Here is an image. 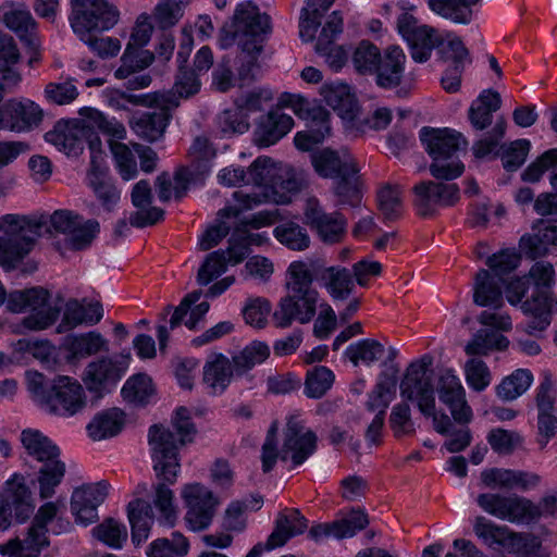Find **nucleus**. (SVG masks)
<instances>
[{
    "label": "nucleus",
    "instance_id": "f3484780",
    "mask_svg": "<svg viewBox=\"0 0 557 557\" xmlns=\"http://www.w3.org/2000/svg\"><path fill=\"white\" fill-rule=\"evenodd\" d=\"M399 34L408 42L411 58L419 63L428 61L435 47L443 42L438 32L428 25H419L408 13H403L397 21Z\"/></svg>",
    "mask_w": 557,
    "mask_h": 557
},
{
    "label": "nucleus",
    "instance_id": "4c0bfd02",
    "mask_svg": "<svg viewBox=\"0 0 557 557\" xmlns=\"http://www.w3.org/2000/svg\"><path fill=\"white\" fill-rule=\"evenodd\" d=\"M480 0H426L429 9L436 15L456 24L468 25L473 21Z\"/></svg>",
    "mask_w": 557,
    "mask_h": 557
},
{
    "label": "nucleus",
    "instance_id": "a19ab883",
    "mask_svg": "<svg viewBox=\"0 0 557 557\" xmlns=\"http://www.w3.org/2000/svg\"><path fill=\"white\" fill-rule=\"evenodd\" d=\"M125 423L123 411L111 408L97 413L87 425L89 437L101 441L117 435Z\"/></svg>",
    "mask_w": 557,
    "mask_h": 557
},
{
    "label": "nucleus",
    "instance_id": "f704fd0d",
    "mask_svg": "<svg viewBox=\"0 0 557 557\" xmlns=\"http://www.w3.org/2000/svg\"><path fill=\"white\" fill-rule=\"evenodd\" d=\"M59 511L57 503L48 502L39 507L26 536L22 540L26 543V550L36 553L49 545L47 524L52 521Z\"/></svg>",
    "mask_w": 557,
    "mask_h": 557
},
{
    "label": "nucleus",
    "instance_id": "13d9d810",
    "mask_svg": "<svg viewBox=\"0 0 557 557\" xmlns=\"http://www.w3.org/2000/svg\"><path fill=\"white\" fill-rule=\"evenodd\" d=\"M335 375L324 366H315L308 370L305 381V395L309 398H321L332 387Z\"/></svg>",
    "mask_w": 557,
    "mask_h": 557
},
{
    "label": "nucleus",
    "instance_id": "69168bd1",
    "mask_svg": "<svg viewBox=\"0 0 557 557\" xmlns=\"http://www.w3.org/2000/svg\"><path fill=\"white\" fill-rule=\"evenodd\" d=\"M110 150L113 154L115 166L124 181H131L136 177L137 162L132 149L121 141H110Z\"/></svg>",
    "mask_w": 557,
    "mask_h": 557
},
{
    "label": "nucleus",
    "instance_id": "a18cd8bd",
    "mask_svg": "<svg viewBox=\"0 0 557 557\" xmlns=\"http://www.w3.org/2000/svg\"><path fill=\"white\" fill-rule=\"evenodd\" d=\"M520 246L532 259L546 255L549 246H557V221L542 222L536 233L522 236Z\"/></svg>",
    "mask_w": 557,
    "mask_h": 557
},
{
    "label": "nucleus",
    "instance_id": "4d7b16f0",
    "mask_svg": "<svg viewBox=\"0 0 557 557\" xmlns=\"http://www.w3.org/2000/svg\"><path fill=\"white\" fill-rule=\"evenodd\" d=\"M384 346L375 339H362L347 347L345 355L355 364L360 362L370 366L384 355Z\"/></svg>",
    "mask_w": 557,
    "mask_h": 557
},
{
    "label": "nucleus",
    "instance_id": "052dcab7",
    "mask_svg": "<svg viewBox=\"0 0 557 557\" xmlns=\"http://www.w3.org/2000/svg\"><path fill=\"white\" fill-rule=\"evenodd\" d=\"M188 0H164L158 3L152 16L161 29H168L176 25L183 17Z\"/></svg>",
    "mask_w": 557,
    "mask_h": 557
},
{
    "label": "nucleus",
    "instance_id": "0eeeda50",
    "mask_svg": "<svg viewBox=\"0 0 557 557\" xmlns=\"http://www.w3.org/2000/svg\"><path fill=\"white\" fill-rule=\"evenodd\" d=\"M276 169L272 160L268 157L257 158L246 172L247 184L263 186L271 188L272 196L268 194H245L242 190L234 191L233 197L237 202L236 206H227L219 211L221 218H236L240 212L251 210L263 202L273 200L277 203H286L290 201V197L285 194L278 195L275 181Z\"/></svg>",
    "mask_w": 557,
    "mask_h": 557
},
{
    "label": "nucleus",
    "instance_id": "37998d69",
    "mask_svg": "<svg viewBox=\"0 0 557 557\" xmlns=\"http://www.w3.org/2000/svg\"><path fill=\"white\" fill-rule=\"evenodd\" d=\"M128 520L132 527V541L139 545L148 536L153 523V510L149 503L135 499L127 506Z\"/></svg>",
    "mask_w": 557,
    "mask_h": 557
},
{
    "label": "nucleus",
    "instance_id": "8fccbe9b",
    "mask_svg": "<svg viewBox=\"0 0 557 557\" xmlns=\"http://www.w3.org/2000/svg\"><path fill=\"white\" fill-rule=\"evenodd\" d=\"M269 356L270 348L265 343L252 342L232 357L236 375L245 374L257 364L265 361Z\"/></svg>",
    "mask_w": 557,
    "mask_h": 557
},
{
    "label": "nucleus",
    "instance_id": "ddd939ff",
    "mask_svg": "<svg viewBox=\"0 0 557 557\" xmlns=\"http://www.w3.org/2000/svg\"><path fill=\"white\" fill-rule=\"evenodd\" d=\"M148 98V104L154 106L156 110L134 116L131 126L139 137L156 141L163 136L171 119V111L180 106V101L171 94H153Z\"/></svg>",
    "mask_w": 557,
    "mask_h": 557
},
{
    "label": "nucleus",
    "instance_id": "2f4dec72",
    "mask_svg": "<svg viewBox=\"0 0 557 557\" xmlns=\"http://www.w3.org/2000/svg\"><path fill=\"white\" fill-rule=\"evenodd\" d=\"M132 202L138 208L129 216V224L132 226L146 227L163 219V210L157 207L146 208L151 202V188L147 181L141 180L135 184L132 190Z\"/></svg>",
    "mask_w": 557,
    "mask_h": 557
},
{
    "label": "nucleus",
    "instance_id": "b1692460",
    "mask_svg": "<svg viewBox=\"0 0 557 557\" xmlns=\"http://www.w3.org/2000/svg\"><path fill=\"white\" fill-rule=\"evenodd\" d=\"M437 393L440 400L448 407L457 423L468 424L472 420L473 413L467 403L466 391L454 371L445 370L441 373Z\"/></svg>",
    "mask_w": 557,
    "mask_h": 557
},
{
    "label": "nucleus",
    "instance_id": "5701e85b",
    "mask_svg": "<svg viewBox=\"0 0 557 557\" xmlns=\"http://www.w3.org/2000/svg\"><path fill=\"white\" fill-rule=\"evenodd\" d=\"M41 120V109L30 100L10 99L0 106V131L27 132L38 126Z\"/></svg>",
    "mask_w": 557,
    "mask_h": 557
},
{
    "label": "nucleus",
    "instance_id": "2eb2a0df",
    "mask_svg": "<svg viewBox=\"0 0 557 557\" xmlns=\"http://www.w3.org/2000/svg\"><path fill=\"white\" fill-rule=\"evenodd\" d=\"M87 404L82 384L70 376L57 377L45 398V407L60 417H72L81 412Z\"/></svg>",
    "mask_w": 557,
    "mask_h": 557
},
{
    "label": "nucleus",
    "instance_id": "864d4df0",
    "mask_svg": "<svg viewBox=\"0 0 557 557\" xmlns=\"http://www.w3.org/2000/svg\"><path fill=\"white\" fill-rule=\"evenodd\" d=\"M548 170L553 171L550 184L557 190V148L545 151L523 171L521 177L524 182L536 183Z\"/></svg>",
    "mask_w": 557,
    "mask_h": 557
},
{
    "label": "nucleus",
    "instance_id": "c85d7f7f",
    "mask_svg": "<svg viewBox=\"0 0 557 557\" xmlns=\"http://www.w3.org/2000/svg\"><path fill=\"white\" fill-rule=\"evenodd\" d=\"M369 524L368 516L361 510H352L345 518L332 523H320L309 530V536L315 542L329 537L345 539L354 536Z\"/></svg>",
    "mask_w": 557,
    "mask_h": 557
},
{
    "label": "nucleus",
    "instance_id": "5fc2aeb1",
    "mask_svg": "<svg viewBox=\"0 0 557 557\" xmlns=\"http://www.w3.org/2000/svg\"><path fill=\"white\" fill-rule=\"evenodd\" d=\"M65 463L61 460L42 465L38 472V490L42 499L50 498L55 493L65 474Z\"/></svg>",
    "mask_w": 557,
    "mask_h": 557
},
{
    "label": "nucleus",
    "instance_id": "cd10ccee",
    "mask_svg": "<svg viewBox=\"0 0 557 557\" xmlns=\"http://www.w3.org/2000/svg\"><path fill=\"white\" fill-rule=\"evenodd\" d=\"M235 368L227 356L222 352H211L207 356L202 367V384L208 394L222 395L230 386Z\"/></svg>",
    "mask_w": 557,
    "mask_h": 557
},
{
    "label": "nucleus",
    "instance_id": "ea45409f",
    "mask_svg": "<svg viewBox=\"0 0 557 557\" xmlns=\"http://www.w3.org/2000/svg\"><path fill=\"white\" fill-rule=\"evenodd\" d=\"M473 299L478 306L499 308L503 305L502 280L487 270L479 271Z\"/></svg>",
    "mask_w": 557,
    "mask_h": 557
},
{
    "label": "nucleus",
    "instance_id": "c03bdc74",
    "mask_svg": "<svg viewBox=\"0 0 557 557\" xmlns=\"http://www.w3.org/2000/svg\"><path fill=\"white\" fill-rule=\"evenodd\" d=\"M502 106L500 95L492 89L483 90L469 109V120L476 129H485L492 123V114Z\"/></svg>",
    "mask_w": 557,
    "mask_h": 557
},
{
    "label": "nucleus",
    "instance_id": "dca6fc26",
    "mask_svg": "<svg viewBox=\"0 0 557 557\" xmlns=\"http://www.w3.org/2000/svg\"><path fill=\"white\" fill-rule=\"evenodd\" d=\"M33 511L32 493L26 486L25 478L14 474L7 481L5 491L0 498V531L10 527L13 515L18 522H24Z\"/></svg>",
    "mask_w": 557,
    "mask_h": 557
},
{
    "label": "nucleus",
    "instance_id": "0e129e2a",
    "mask_svg": "<svg viewBox=\"0 0 557 557\" xmlns=\"http://www.w3.org/2000/svg\"><path fill=\"white\" fill-rule=\"evenodd\" d=\"M188 541L181 533H173L172 540L158 539L153 541L148 550V557H182L187 554Z\"/></svg>",
    "mask_w": 557,
    "mask_h": 557
},
{
    "label": "nucleus",
    "instance_id": "20e7f679",
    "mask_svg": "<svg viewBox=\"0 0 557 557\" xmlns=\"http://www.w3.org/2000/svg\"><path fill=\"white\" fill-rule=\"evenodd\" d=\"M311 163L319 176L336 181L334 193L339 203L350 206L360 203L359 166L347 149L317 150L311 154Z\"/></svg>",
    "mask_w": 557,
    "mask_h": 557
},
{
    "label": "nucleus",
    "instance_id": "338daca9",
    "mask_svg": "<svg viewBox=\"0 0 557 557\" xmlns=\"http://www.w3.org/2000/svg\"><path fill=\"white\" fill-rule=\"evenodd\" d=\"M382 53L380 49L370 41L363 40L355 49L352 63L360 74H374Z\"/></svg>",
    "mask_w": 557,
    "mask_h": 557
},
{
    "label": "nucleus",
    "instance_id": "393cba45",
    "mask_svg": "<svg viewBox=\"0 0 557 557\" xmlns=\"http://www.w3.org/2000/svg\"><path fill=\"white\" fill-rule=\"evenodd\" d=\"M307 519L294 508L282 510L275 521V529L265 544L255 545L246 557H260L264 549L283 546L290 537L301 534L307 529Z\"/></svg>",
    "mask_w": 557,
    "mask_h": 557
},
{
    "label": "nucleus",
    "instance_id": "e433bc0d",
    "mask_svg": "<svg viewBox=\"0 0 557 557\" xmlns=\"http://www.w3.org/2000/svg\"><path fill=\"white\" fill-rule=\"evenodd\" d=\"M21 442L26 453L42 465L60 460L59 447L38 430H24Z\"/></svg>",
    "mask_w": 557,
    "mask_h": 557
},
{
    "label": "nucleus",
    "instance_id": "3c124183",
    "mask_svg": "<svg viewBox=\"0 0 557 557\" xmlns=\"http://www.w3.org/2000/svg\"><path fill=\"white\" fill-rule=\"evenodd\" d=\"M2 20L4 24L16 33L22 41L33 44L37 36V25L28 10L11 9L3 12Z\"/></svg>",
    "mask_w": 557,
    "mask_h": 557
},
{
    "label": "nucleus",
    "instance_id": "4468645a",
    "mask_svg": "<svg viewBox=\"0 0 557 557\" xmlns=\"http://www.w3.org/2000/svg\"><path fill=\"white\" fill-rule=\"evenodd\" d=\"M319 293H295L287 290L272 314L274 326L287 329L294 322L308 324L317 314L319 305Z\"/></svg>",
    "mask_w": 557,
    "mask_h": 557
},
{
    "label": "nucleus",
    "instance_id": "49530a36",
    "mask_svg": "<svg viewBox=\"0 0 557 557\" xmlns=\"http://www.w3.org/2000/svg\"><path fill=\"white\" fill-rule=\"evenodd\" d=\"M321 95L324 101L337 114L347 121H352L357 112V101L354 95L350 94L347 85H330L322 88Z\"/></svg>",
    "mask_w": 557,
    "mask_h": 557
},
{
    "label": "nucleus",
    "instance_id": "473e14b6",
    "mask_svg": "<svg viewBox=\"0 0 557 557\" xmlns=\"http://www.w3.org/2000/svg\"><path fill=\"white\" fill-rule=\"evenodd\" d=\"M103 317V309L100 302H79L70 300L66 302L63 319L58 326V332H67L81 324H97Z\"/></svg>",
    "mask_w": 557,
    "mask_h": 557
},
{
    "label": "nucleus",
    "instance_id": "680f3d73",
    "mask_svg": "<svg viewBox=\"0 0 557 557\" xmlns=\"http://www.w3.org/2000/svg\"><path fill=\"white\" fill-rule=\"evenodd\" d=\"M263 42L258 49H244L236 57L237 81L240 86L248 85L256 79L259 73L258 58L262 51Z\"/></svg>",
    "mask_w": 557,
    "mask_h": 557
},
{
    "label": "nucleus",
    "instance_id": "a211bd4d",
    "mask_svg": "<svg viewBox=\"0 0 557 557\" xmlns=\"http://www.w3.org/2000/svg\"><path fill=\"white\" fill-rule=\"evenodd\" d=\"M187 511L185 521L193 531L207 529L215 515L218 500L213 493L199 483L188 484L182 491Z\"/></svg>",
    "mask_w": 557,
    "mask_h": 557
},
{
    "label": "nucleus",
    "instance_id": "774afa93",
    "mask_svg": "<svg viewBox=\"0 0 557 557\" xmlns=\"http://www.w3.org/2000/svg\"><path fill=\"white\" fill-rule=\"evenodd\" d=\"M509 554L518 557H548L549 553L542 545L539 536L532 533L516 532Z\"/></svg>",
    "mask_w": 557,
    "mask_h": 557
},
{
    "label": "nucleus",
    "instance_id": "bf43d9fd",
    "mask_svg": "<svg viewBox=\"0 0 557 557\" xmlns=\"http://www.w3.org/2000/svg\"><path fill=\"white\" fill-rule=\"evenodd\" d=\"M275 238L287 248L305 250L310 245V237L305 228L295 222H286L274 228Z\"/></svg>",
    "mask_w": 557,
    "mask_h": 557
},
{
    "label": "nucleus",
    "instance_id": "09e8293b",
    "mask_svg": "<svg viewBox=\"0 0 557 557\" xmlns=\"http://www.w3.org/2000/svg\"><path fill=\"white\" fill-rule=\"evenodd\" d=\"M532 382L533 375L530 370L517 369L496 386V395L505 401L515 400L529 389Z\"/></svg>",
    "mask_w": 557,
    "mask_h": 557
},
{
    "label": "nucleus",
    "instance_id": "6e6552de",
    "mask_svg": "<svg viewBox=\"0 0 557 557\" xmlns=\"http://www.w3.org/2000/svg\"><path fill=\"white\" fill-rule=\"evenodd\" d=\"M400 395L407 400L416 401L421 413L432 418L437 433L448 435L451 432L450 418L446 413H436L434 388L426 363L413 362L408 367L400 382Z\"/></svg>",
    "mask_w": 557,
    "mask_h": 557
},
{
    "label": "nucleus",
    "instance_id": "f257e3e1",
    "mask_svg": "<svg viewBox=\"0 0 557 557\" xmlns=\"http://www.w3.org/2000/svg\"><path fill=\"white\" fill-rule=\"evenodd\" d=\"M0 264L15 268L34 249L42 234H63L69 248L88 247L99 232V223L85 221L69 210H57L51 215L5 214L0 218Z\"/></svg>",
    "mask_w": 557,
    "mask_h": 557
},
{
    "label": "nucleus",
    "instance_id": "a878e982",
    "mask_svg": "<svg viewBox=\"0 0 557 557\" xmlns=\"http://www.w3.org/2000/svg\"><path fill=\"white\" fill-rule=\"evenodd\" d=\"M126 369L125 362L102 357L87 364L83 380L90 392H110L124 376Z\"/></svg>",
    "mask_w": 557,
    "mask_h": 557
},
{
    "label": "nucleus",
    "instance_id": "39448f33",
    "mask_svg": "<svg viewBox=\"0 0 557 557\" xmlns=\"http://www.w3.org/2000/svg\"><path fill=\"white\" fill-rule=\"evenodd\" d=\"M422 146L432 158L430 173L437 180L451 181L465 171L458 153L467 141L460 133L448 128L422 127L419 133Z\"/></svg>",
    "mask_w": 557,
    "mask_h": 557
},
{
    "label": "nucleus",
    "instance_id": "72a5a7b5",
    "mask_svg": "<svg viewBox=\"0 0 557 557\" xmlns=\"http://www.w3.org/2000/svg\"><path fill=\"white\" fill-rule=\"evenodd\" d=\"M89 131L78 123L59 122L53 129L46 133L45 138L66 154H77L83 150V141Z\"/></svg>",
    "mask_w": 557,
    "mask_h": 557
},
{
    "label": "nucleus",
    "instance_id": "de8ad7c7",
    "mask_svg": "<svg viewBox=\"0 0 557 557\" xmlns=\"http://www.w3.org/2000/svg\"><path fill=\"white\" fill-rule=\"evenodd\" d=\"M320 280L334 299H346L354 288V280L348 269L329 267L320 273Z\"/></svg>",
    "mask_w": 557,
    "mask_h": 557
},
{
    "label": "nucleus",
    "instance_id": "7ed1b4c3",
    "mask_svg": "<svg viewBox=\"0 0 557 557\" xmlns=\"http://www.w3.org/2000/svg\"><path fill=\"white\" fill-rule=\"evenodd\" d=\"M172 424L180 435V441L174 434L162 425H152L148 433V444L153 461V470L159 480L169 484L176 482L181 469L178 460V448L193 441L196 434L188 409L181 407L176 409Z\"/></svg>",
    "mask_w": 557,
    "mask_h": 557
},
{
    "label": "nucleus",
    "instance_id": "58836bf2",
    "mask_svg": "<svg viewBox=\"0 0 557 557\" xmlns=\"http://www.w3.org/2000/svg\"><path fill=\"white\" fill-rule=\"evenodd\" d=\"M474 534L488 547H503L510 550L516 532L507 525H499L483 516L476 517L473 525Z\"/></svg>",
    "mask_w": 557,
    "mask_h": 557
},
{
    "label": "nucleus",
    "instance_id": "1a4fd4ad",
    "mask_svg": "<svg viewBox=\"0 0 557 557\" xmlns=\"http://www.w3.org/2000/svg\"><path fill=\"white\" fill-rule=\"evenodd\" d=\"M527 277L531 278L537 288L531 299L521 305L522 311L529 317L525 332L532 335L544 331L550 324L552 309L557 305V299L546 288L555 283V270L549 262H536Z\"/></svg>",
    "mask_w": 557,
    "mask_h": 557
},
{
    "label": "nucleus",
    "instance_id": "6e6d98bb",
    "mask_svg": "<svg viewBox=\"0 0 557 557\" xmlns=\"http://www.w3.org/2000/svg\"><path fill=\"white\" fill-rule=\"evenodd\" d=\"M152 380L146 374H137L129 377L123 388V398L134 405H146L153 396Z\"/></svg>",
    "mask_w": 557,
    "mask_h": 557
},
{
    "label": "nucleus",
    "instance_id": "4be33fe9",
    "mask_svg": "<svg viewBox=\"0 0 557 557\" xmlns=\"http://www.w3.org/2000/svg\"><path fill=\"white\" fill-rule=\"evenodd\" d=\"M413 203L422 216L433 214L437 207L454 206L459 200V188L455 183L422 182L414 186Z\"/></svg>",
    "mask_w": 557,
    "mask_h": 557
},
{
    "label": "nucleus",
    "instance_id": "aec40b11",
    "mask_svg": "<svg viewBox=\"0 0 557 557\" xmlns=\"http://www.w3.org/2000/svg\"><path fill=\"white\" fill-rule=\"evenodd\" d=\"M100 145L101 143L98 137L89 140L91 160L90 169L87 173V184L101 206L107 211H111L120 200V191L108 177V168L103 164Z\"/></svg>",
    "mask_w": 557,
    "mask_h": 557
},
{
    "label": "nucleus",
    "instance_id": "79ce46f5",
    "mask_svg": "<svg viewBox=\"0 0 557 557\" xmlns=\"http://www.w3.org/2000/svg\"><path fill=\"white\" fill-rule=\"evenodd\" d=\"M69 360H81L101 351H108V342L100 333L88 332L82 335L69 336L64 343Z\"/></svg>",
    "mask_w": 557,
    "mask_h": 557
},
{
    "label": "nucleus",
    "instance_id": "412c9836",
    "mask_svg": "<svg viewBox=\"0 0 557 557\" xmlns=\"http://www.w3.org/2000/svg\"><path fill=\"white\" fill-rule=\"evenodd\" d=\"M304 222L317 232L321 240L327 244L338 243L345 235L346 221L344 216L338 212L326 213L314 197L306 200Z\"/></svg>",
    "mask_w": 557,
    "mask_h": 557
},
{
    "label": "nucleus",
    "instance_id": "bb28decb",
    "mask_svg": "<svg viewBox=\"0 0 557 557\" xmlns=\"http://www.w3.org/2000/svg\"><path fill=\"white\" fill-rule=\"evenodd\" d=\"M109 484L100 481L76 488L72 494L71 510L75 521L88 525L98 518L97 508L108 495Z\"/></svg>",
    "mask_w": 557,
    "mask_h": 557
},
{
    "label": "nucleus",
    "instance_id": "c756f323",
    "mask_svg": "<svg viewBox=\"0 0 557 557\" xmlns=\"http://www.w3.org/2000/svg\"><path fill=\"white\" fill-rule=\"evenodd\" d=\"M293 126L294 120L290 115L272 110L260 116L255 129V141L260 147H269L287 135Z\"/></svg>",
    "mask_w": 557,
    "mask_h": 557
},
{
    "label": "nucleus",
    "instance_id": "f8f14e48",
    "mask_svg": "<svg viewBox=\"0 0 557 557\" xmlns=\"http://www.w3.org/2000/svg\"><path fill=\"white\" fill-rule=\"evenodd\" d=\"M476 503L485 512L512 523L530 522L542 516L537 505L517 494H480Z\"/></svg>",
    "mask_w": 557,
    "mask_h": 557
},
{
    "label": "nucleus",
    "instance_id": "423d86ee",
    "mask_svg": "<svg viewBox=\"0 0 557 557\" xmlns=\"http://www.w3.org/2000/svg\"><path fill=\"white\" fill-rule=\"evenodd\" d=\"M270 32L269 16L260 13L258 7L252 2H244L236 8L233 24L221 29L219 45L226 49L237 44L240 51L258 49L260 42H264Z\"/></svg>",
    "mask_w": 557,
    "mask_h": 557
},
{
    "label": "nucleus",
    "instance_id": "c9c22d12",
    "mask_svg": "<svg viewBox=\"0 0 557 557\" xmlns=\"http://www.w3.org/2000/svg\"><path fill=\"white\" fill-rule=\"evenodd\" d=\"M318 260L307 259L293 261L286 271V289L295 293H319L312 287L315 276L319 274Z\"/></svg>",
    "mask_w": 557,
    "mask_h": 557
},
{
    "label": "nucleus",
    "instance_id": "9d476101",
    "mask_svg": "<svg viewBox=\"0 0 557 557\" xmlns=\"http://www.w3.org/2000/svg\"><path fill=\"white\" fill-rule=\"evenodd\" d=\"M278 108H290L296 115L309 121V128L298 132L294 143L299 150L309 151L330 136V113L320 106H311L300 95L283 92L277 99Z\"/></svg>",
    "mask_w": 557,
    "mask_h": 557
},
{
    "label": "nucleus",
    "instance_id": "e2e57ef3",
    "mask_svg": "<svg viewBox=\"0 0 557 557\" xmlns=\"http://www.w3.org/2000/svg\"><path fill=\"white\" fill-rule=\"evenodd\" d=\"M91 533L94 537L112 548H121L127 539V530L123 523L109 518L96 525Z\"/></svg>",
    "mask_w": 557,
    "mask_h": 557
},
{
    "label": "nucleus",
    "instance_id": "f03ea898",
    "mask_svg": "<svg viewBox=\"0 0 557 557\" xmlns=\"http://www.w3.org/2000/svg\"><path fill=\"white\" fill-rule=\"evenodd\" d=\"M70 16L73 32L90 50L100 58H111L121 49L120 40L112 37L98 36L95 32L113 27L120 17L115 5L108 0H71Z\"/></svg>",
    "mask_w": 557,
    "mask_h": 557
},
{
    "label": "nucleus",
    "instance_id": "9b49d317",
    "mask_svg": "<svg viewBox=\"0 0 557 557\" xmlns=\"http://www.w3.org/2000/svg\"><path fill=\"white\" fill-rule=\"evenodd\" d=\"M49 293L42 287H32L9 294L7 307L12 312L30 311L23 319V325L30 331H41L52 325L59 318L60 310L48 306Z\"/></svg>",
    "mask_w": 557,
    "mask_h": 557
},
{
    "label": "nucleus",
    "instance_id": "7c9ffc66",
    "mask_svg": "<svg viewBox=\"0 0 557 557\" xmlns=\"http://www.w3.org/2000/svg\"><path fill=\"white\" fill-rule=\"evenodd\" d=\"M406 54L398 46H389L382 54L374 72L376 84L385 89L398 86L405 70Z\"/></svg>",
    "mask_w": 557,
    "mask_h": 557
},
{
    "label": "nucleus",
    "instance_id": "6ab92c4d",
    "mask_svg": "<svg viewBox=\"0 0 557 557\" xmlns=\"http://www.w3.org/2000/svg\"><path fill=\"white\" fill-rule=\"evenodd\" d=\"M318 437L299 414H292L286 424L281 459H290L294 466L304 463L317 449Z\"/></svg>",
    "mask_w": 557,
    "mask_h": 557
},
{
    "label": "nucleus",
    "instance_id": "603ef678",
    "mask_svg": "<svg viewBox=\"0 0 557 557\" xmlns=\"http://www.w3.org/2000/svg\"><path fill=\"white\" fill-rule=\"evenodd\" d=\"M509 342L497 331L480 330L465 348L467 355H487L493 350L506 349Z\"/></svg>",
    "mask_w": 557,
    "mask_h": 557
}]
</instances>
